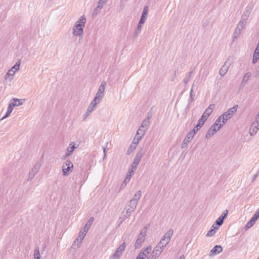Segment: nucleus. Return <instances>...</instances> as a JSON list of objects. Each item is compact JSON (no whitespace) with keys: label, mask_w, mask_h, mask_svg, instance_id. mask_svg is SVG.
<instances>
[{"label":"nucleus","mask_w":259,"mask_h":259,"mask_svg":"<svg viewBox=\"0 0 259 259\" xmlns=\"http://www.w3.org/2000/svg\"><path fill=\"white\" fill-rule=\"evenodd\" d=\"M173 233L174 231L172 229L168 230L161 239L157 245L154 248L153 250L158 251V254L160 255L166 245L170 242V238Z\"/></svg>","instance_id":"f257e3e1"},{"label":"nucleus","mask_w":259,"mask_h":259,"mask_svg":"<svg viewBox=\"0 0 259 259\" xmlns=\"http://www.w3.org/2000/svg\"><path fill=\"white\" fill-rule=\"evenodd\" d=\"M238 106L235 105L230 108L227 111L224 113L222 115V124H225L228 120L230 119L233 114L236 112Z\"/></svg>","instance_id":"f03ea898"},{"label":"nucleus","mask_w":259,"mask_h":259,"mask_svg":"<svg viewBox=\"0 0 259 259\" xmlns=\"http://www.w3.org/2000/svg\"><path fill=\"white\" fill-rule=\"evenodd\" d=\"M253 6L254 4L252 2H251L248 4V5L245 8V11L243 12L241 16L240 20L246 23V21L249 18L251 12L253 8Z\"/></svg>","instance_id":"7ed1b4c3"},{"label":"nucleus","mask_w":259,"mask_h":259,"mask_svg":"<svg viewBox=\"0 0 259 259\" xmlns=\"http://www.w3.org/2000/svg\"><path fill=\"white\" fill-rule=\"evenodd\" d=\"M73 168V164L70 160H67L66 162L64 163L62 166L63 176H68L72 172Z\"/></svg>","instance_id":"20e7f679"},{"label":"nucleus","mask_w":259,"mask_h":259,"mask_svg":"<svg viewBox=\"0 0 259 259\" xmlns=\"http://www.w3.org/2000/svg\"><path fill=\"white\" fill-rule=\"evenodd\" d=\"M246 23L240 20L234 32L233 41H234L241 34V30L245 27Z\"/></svg>","instance_id":"39448f33"},{"label":"nucleus","mask_w":259,"mask_h":259,"mask_svg":"<svg viewBox=\"0 0 259 259\" xmlns=\"http://www.w3.org/2000/svg\"><path fill=\"white\" fill-rule=\"evenodd\" d=\"M223 125V124H220L217 128L215 127V125L212 124L210 128L207 131V132L205 135V138L207 139H209L212 136H213L218 131H219L222 126Z\"/></svg>","instance_id":"423d86ee"},{"label":"nucleus","mask_w":259,"mask_h":259,"mask_svg":"<svg viewBox=\"0 0 259 259\" xmlns=\"http://www.w3.org/2000/svg\"><path fill=\"white\" fill-rule=\"evenodd\" d=\"M151 251V246H148L143 248L139 253L136 259H144V257H147Z\"/></svg>","instance_id":"0eeeda50"},{"label":"nucleus","mask_w":259,"mask_h":259,"mask_svg":"<svg viewBox=\"0 0 259 259\" xmlns=\"http://www.w3.org/2000/svg\"><path fill=\"white\" fill-rule=\"evenodd\" d=\"M214 107L215 105L214 104H210L208 107L205 110L201 118L204 120V121H206L208 117L212 112Z\"/></svg>","instance_id":"6e6552de"},{"label":"nucleus","mask_w":259,"mask_h":259,"mask_svg":"<svg viewBox=\"0 0 259 259\" xmlns=\"http://www.w3.org/2000/svg\"><path fill=\"white\" fill-rule=\"evenodd\" d=\"M146 236V235L140 232L134 244L135 249H138L141 247L142 243L145 241Z\"/></svg>","instance_id":"1a4fd4ad"},{"label":"nucleus","mask_w":259,"mask_h":259,"mask_svg":"<svg viewBox=\"0 0 259 259\" xmlns=\"http://www.w3.org/2000/svg\"><path fill=\"white\" fill-rule=\"evenodd\" d=\"M228 213V210H226L215 221L214 226L219 227V228L222 225L224 220L227 218Z\"/></svg>","instance_id":"9d476101"},{"label":"nucleus","mask_w":259,"mask_h":259,"mask_svg":"<svg viewBox=\"0 0 259 259\" xmlns=\"http://www.w3.org/2000/svg\"><path fill=\"white\" fill-rule=\"evenodd\" d=\"M84 26H80L77 27L76 26H74L73 30V34L76 36L82 37L83 34V30Z\"/></svg>","instance_id":"9b49d317"},{"label":"nucleus","mask_w":259,"mask_h":259,"mask_svg":"<svg viewBox=\"0 0 259 259\" xmlns=\"http://www.w3.org/2000/svg\"><path fill=\"white\" fill-rule=\"evenodd\" d=\"M87 233L84 232V231L82 232V231H80L78 236L77 237V238L75 239V240L74 241V243L72 245V246H75L76 245H78L79 243H80L82 242V240L84 238L85 234Z\"/></svg>","instance_id":"f8f14e48"},{"label":"nucleus","mask_w":259,"mask_h":259,"mask_svg":"<svg viewBox=\"0 0 259 259\" xmlns=\"http://www.w3.org/2000/svg\"><path fill=\"white\" fill-rule=\"evenodd\" d=\"M223 251V247L221 245H216L210 250L209 255H215L221 253Z\"/></svg>","instance_id":"ddd939ff"},{"label":"nucleus","mask_w":259,"mask_h":259,"mask_svg":"<svg viewBox=\"0 0 259 259\" xmlns=\"http://www.w3.org/2000/svg\"><path fill=\"white\" fill-rule=\"evenodd\" d=\"M97 105V104H96V103H94L92 101L91 102L90 106H89V107L87 109L86 113L84 114V120L91 114V113L92 112V111L94 110V108Z\"/></svg>","instance_id":"4468645a"},{"label":"nucleus","mask_w":259,"mask_h":259,"mask_svg":"<svg viewBox=\"0 0 259 259\" xmlns=\"http://www.w3.org/2000/svg\"><path fill=\"white\" fill-rule=\"evenodd\" d=\"M193 137L192 135L190 136V134L188 133L181 144V148L184 149L187 147L188 144L192 140Z\"/></svg>","instance_id":"2eb2a0df"},{"label":"nucleus","mask_w":259,"mask_h":259,"mask_svg":"<svg viewBox=\"0 0 259 259\" xmlns=\"http://www.w3.org/2000/svg\"><path fill=\"white\" fill-rule=\"evenodd\" d=\"M229 66L230 63H228L227 61H226L224 65L222 66L221 69L220 70L219 73L221 76H223L226 74Z\"/></svg>","instance_id":"dca6fc26"},{"label":"nucleus","mask_w":259,"mask_h":259,"mask_svg":"<svg viewBox=\"0 0 259 259\" xmlns=\"http://www.w3.org/2000/svg\"><path fill=\"white\" fill-rule=\"evenodd\" d=\"M251 74L250 72H247L245 73L244 76L243 77L240 89L243 88L244 86L247 83L248 80L249 79Z\"/></svg>","instance_id":"f3484780"},{"label":"nucleus","mask_w":259,"mask_h":259,"mask_svg":"<svg viewBox=\"0 0 259 259\" xmlns=\"http://www.w3.org/2000/svg\"><path fill=\"white\" fill-rule=\"evenodd\" d=\"M85 23H86L85 16L84 15H82L77 21V22L75 23L74 26H76L77 27H79L80 26H84Z\"/></svg>","instance_id":"a211bd4d"},{"label":"nucleus","mask_w":259,"mask_h":259,"mask_svg":"<svg viewBox=\"0 0 259 259\" xmlns=\"http://www.w3.org/2000/svg\"><path fill=\"white\" fill-rule=\"evenodd\" d=\"M15 105H13V102H11L9 104L7 111L6 113L5 116L2 118V119H3L9 116L10 114L12 113L14 107H15Z\"/></svg>","instance_id":"6ab92c4d"},{"label":"nucleus","mask_w":259,"mask_h":259,"mask_svg":"<svg viewBox=\"0 0 259 259\" xmlns=\"http://www.w3.org/2000/svg\"><path fill=\"white\" fill-rule=\"evenodd\" d=\"M41 166V163L40 161H37L33 167L32 168L31 170H30L31 172L35 174V175L38 173L39 171L40 168Z\"/></svg>","instance_id":"aec40b11"},{"label":"nucleus","mask_w":259,"mask_h":259,"mask_svg":"<svg viewBox=\"0 0 259 259\" xmlns=\"http://www.w3.org/2000/svg\"><path fill=\"white\" fill-rule=\"evenodd\" d=\"M75 148L76 147H75L74 143L71 142L69 144V147L67 149L66 156L71 155Z\"/></svg>","instance_id":"412c9836"},{"label":"nucleus","mask_w":259,"mask_h":259,"mask_svg":"<svg viewBox=\"0 0 259 259\" xmlns=\"http://www.w3.org/2000/svg\"><path fill=\"white\" fill-rule=\"evenodd\" d=\"M94 221V217H91L90 219L88 220V221L85 224L84 227L83 228L84 232L87 233L89 231L91 226L92 225V223H93Z\"/></svg>","instance_id":"4be33fe9"},{"label":"nucleus","mask_w":259,"mask_h":259,"mask_svg":"<svg viewBox=\"0 0 259 259\" xmlns=\"http://www.w3.org/2000/svg\"><path fill=\"white\" fill-rule=\"evenodd\" d=\"M135 141H136V138H134L133 142L132 143V144L130 145L129 147L128 148V149L127 150V153H126L127 155H130L132 152H133L136 149L137 145H136L135 143Z\"/></svg>","instance_id":"5701e85b"},{"label":"nucleus","mask_w":259,"mask_h":259,"mask_svg":"<svg viewBox=\"0 0 259 259\" xmlns=\"http://www.w3.org/2000/svg\"><path fill=\"white\" fill-rule=\"evenodd\" d=\"M219 229V227H216L213 224L210 228V230L208 231L206 236L211 237L213 236L216 232V230Z\"/></svg>","instance_id":"b1692460"},{"label":"nucleus","mask_w":259,"mask_h":259,"mask_svg":"<svg viewBox=\"0 0 259 259\" xmlns=\"http://www.w3.org/2000/svg\"><path fill=\"white\" fill-rule=\"evenodd\" d=\"M257 220L255 217L253 215L250 221L246 224L245 228L246 230H247L251 227H252L253 225L255 224L256 221Z\"/></svg>","instance_id":"393cba45"},{"label":"nucleus","mask_w":259,"mask_h":259,"mask_svg":"<svg viewBox=\"0 0 259 259\" xmlns=\"http://www.w3.org/2000/svg\"><path fill=\"white\" fill-rule=\"evenodd\" d=\"M103 97V95H102V94H101L100 92H97L94 99L93 101H92V102L96 103L97 104H98L101 101Z\"/></svg>","instance_id":"a878e982"},{"label":"nucleus","mask_w":259,"mask_h":259,"mask_svg":"<svg viewBox=\"0 0 259 259\" xmlns=\"http://www.w3.org/2000/svg\"><path fill=\"white\" fill-rule=\"evenodd\" d=\"M126 247V244L125 242H123L122 244H121L116 250L115 252L118 254H120V256L122 255L123 252L124 251L125 248Z\"/></svg>","instance_id":"bb28decb"},{"label":"nucleus","mask_w":259,"mask_h":259,"mask_svg":"<svg viewBox=\"0 0 259 259\" xmlns=\"http://www.w3.org/2000/svg\"><path fill=\"white\" fill-rule=\"evenodd\" d=\"M148 10L149 8L147 6H146L144 7L141 17L140 18L141 19H145L146 20L148 17Z\"/></svg>","instance_id":"cd10ccee"},{"label":"nucleus","mask_w":259,"mask_h":259,"mask_svg":"<svg viewBox=\"0 0 259 259\" xmlns=\"http://www.w3.org/2000/svg\"><path fill=\"white\" fill-rule=\"evenodd\" d=\"M194 84H193L192 85V88L191 89V91H190V98L189 99V102H188V104L187 105V107L188 108H189V107L190 106V104L194 101V97H193V87H194Z\"/></svg>","instance_id":"c85d7f7f"},{"label":"nucleus","mask_w":259,"mask_h":259,"mask_svg":"<svg viewBox=\"0 0 259 259\" xmlns=\"http://www.w3.org/2000/svg\"><path fill=\"white\" fill-rule=\"evenodd\" d=\"M12 101H14L13 105H15V106H19L22 105L23 104V101L24 99H18L17 98H13Z\"/></svg>","instance_id":"c756f323"},{"label":"nucleus","mask_w":259,"mask_h":259,"mask_svg":"<svg viewBox=\"0 0 259 259\" xmlns=\"http://www.w3.org/2000/svg\"><path fill=\"white\" fill-rule=\"evenodd\" d=\"M151 116H148L147 119H145L143 121L141 125L140 126V127L144 128L146 127V130H147L148 129V127L149 125L150 122L149 121L150 118Z\"/></svg>","instance_id":"7c9ffc66"},{"label":"nucleus","mask_w":259,"mask_h":259,"mask_svg":"<svg viewBox=\"0 0 259 259\" xmlns=\"http://www.w3.org/2000/svg\"><path fill=\"white\" fill-rule=\"evenodd\" d=\"M258 127H256L255 125L251 124V127L249 129V133L251 136H254L258 130Z\"/></svg>","instance_id":"2f4dec72"},{"label":"nucleus","mask_w":259,"mask_h":259,"mask_svg":"<svg viewBox=\"0 0 259 259\" xmlns=\"http://www.w3.org/2000/svg\"><path fill=\"white\" fill-rule=\"evenodd\" d=\"M159 256L158 251L153 250L148 259H156Z\"/></svg>","instance_id":"473e14b6"},{"label":"nucleus","mask_w":259,"mask_h":259,"mask_svg":"<svg viewBox=\"0 0 259 259\" xmlns=\"http://www.w3.org/2000/svg\"><path fill=\"white\" fill-rule=\"evenodd\" d=\"M258 59H259V51H256L255 50L254 52V54H253V59H252V63L253 64L256 63L257 62Z\"/></svg>","instance_id":"72a5a7b5"},{"label":"nucleus","mask_w":259,"mask_h":259,"mask_svg":"<svg viewBox=\"0 0 259 259\" xmlns=\"http://www.w3.org/2000/svg\"><path fill=\"white\" fill-rule=\"evenodd\" d=\"M144 153H145V151H144V149H141L137 153L135 158L137 159H138V160H139L140 161H141V159L143 155H144Z\"/></svg>","instance_id":"f704fd0d"},{"label":"nucleus","mask_w":259,"mask_h":259,"mask_svg":"<svg viewBox=\"0 0 259 259\" xmlns=\"http://www.w3.org/2000/svg\"><path fill=\"white\" fill-rule=\"evenodd\" d=\"M106 84V82L105 81H103L99 87V89L98 91V92H100L101 94H103L104 95Z\"/></svg>","instance_id":"c9c22d12"},{"label":"nucleus","mask_w":259,"mask_h":259,"mask_svg":"<svg viewBox=\"0 0 259 259\" xmlns=\"http://www.w3.org/2000/svg\"><path fill=\"white\" fill-rule=\"evenodd\" d=\"M142 195V192L141 191L139 190L137 192V193L134 195L133 200H134L135 201H137V202H138L139 200L140 199Z\"/></svg>","instance_id":"e433bc0d"},{"label":"nucleus","mask_w":259,"mask_h":259,"mask_svg":"<svg viewBox=\"0 0 259 259\" xmlns=\"http://www.w3.org/2000/svg\"><path fill=\"white\" fill-rule=\"evenodd\" d=\"M145 134V131H143L142 133V135H137L135 137L136 138V141H135V143L137 145L140 140L142 138L143 136Z\"/></svg>","instance_id":"4c0bfd02"},{"label":"nucleus","mask_w":259,"mask_h":259,"mask_svg":"<svg viewBox=\"0 0 259 259\" xmlns=\"http://www.w3.org/2000/svg\"><path fill=\"white\" fill-rule=\"evenodd\" d=\"M138 203V202L137 201H135L134 200H133L132 199L130 201L129 204L128 205V206L134 208L136 209L137 207V204Z\"/></svg>","instance_id":"58836bf2"},{"label":"nucleus","mask_w":259,"mask_h":259,"mask_svg":"<svg viewBox=\"0 0 259 259\" xmlns=\"http://www.w3.org/2000/svg\"><path fill=\"white\" fill-rule=\"evenodd\" d=\"M200 129V128L199 127H197V125H196L193 130H192L191 131H190L189 132V133L190 134V136H193V137L194 136V135L196 134V133H197V132H198V131Z\"/></svg>","instance_id":"ea45409f"},{"label":"nucleus","mask_w":259,"mask_h":259,"mask_svg":"<svg viewBox=\"0 0 259 259\" xmlns=\"http://www.w3.org/2000/svg\"><path fill=\"white\" fill-rule=\"evenodd\" d=\"M142 28V26L138 24L137 29L135 32V37H136L141 33Z\"/></svg>","instance_id":"a19ab883"},{"label":"nucleus","mask_w":259,"mask_h":259,"mask_svg":"<svg viewBox=\"0 0 259 259\" xmlns=\"http://www.w3.org/2000/svg\"><path fill=\"white\" fill-rule=\"evenodd\" d=\"M205 121H204V120H203L202 118H200L199 119L196 125L197 126V127H199L200 128L204 124Z\"/></svg>","instance_id":"79ce46f5"},{"label":"nucleus","mask_w":259,"mask_h":259,"mask_svg":"<svg viewBox=\"0 0 259 259\" xmlns=\"http://www.w3.org/2000/svg\"><path fill=\"white\" fill-rule=\"evenodd\" d=\"M107 0H99L98 2V8H99V9H101L103 8V4H106V1Z\"/></svg>","instance_id":"37998d69"},{"label":"nucleus","mask_w":259,"mask_h":259,"mask_svg":"<svg viewBox=\"0 0 259 259\" xmlns=\"http://www.w3.org/2000/svg\"><path fill=\"white\" fill-rule=\"evenodd\" d=\"M132 177V176L131 175V174H126V177L124 180V181H123L124 182H125V184H127L130 182Z\"/></svg>","instance_id":"c03bdc74"},{"label":"nucleus","mask_w":259,"mask_h":259,"mask_svg":"<svg viewBox=\"0 0 259 259\" xmlns=\"http://www.w3.org/2000/svg\"><path fill=\"white\" fill-rule=\"evenodd\" d=\"M20 64L21 62L19 60L15 63V64L14 65L12 69H15L16 70H18L19 69Z\"/></svg>","instance_id":"a18cd8bd"},{"label":"nucleus","mask_w":259,"mask_h":259,"mask_svg":"<svg viewBox=\"0 0 259 259\" xmlns=\"http://www.w3.org/2000/svg\"><path fill=\"white\" fill-rule=\"evenodd\" d=\"M222 119V115H221L217 119V120H215V121L214 122V123L213 124H214L215 126H219L220 125V124H221L220 123L221 122Z\"/></svg>","instance_id":"49530a36"},{"label":"nucleus","mask_w":259,"mask_h":259,"mask_svg":"<svg viewBox=\"0 0 259 259\" xmlns=\"http://www.w3.org/2000/svg\"><path fill=\"white\" fill-rule=\"evenodd\" d=\"M135 209L134 208L130 207V208H128L126 210V214H127V216L130 217L132 213L134 211Z\"/></svg>","instance_id":"de8ad7c7"},{"label":"nucleus","mask_w":259,"mask_h":259,"mask_svg":"<svg viewBox=\"0 0 259 259\" xmlns=\"http://www.w3.org/2000/svg\"><path fill=\"white\" fill-rule=\"evenodd\" d=\"M120 256V254L116 253L115 252L110 257L109 259H119Z\"/></svg>","instance_id":"09e8293b"},{"label":"nucleus","mask_w":259,"mask_h":259,"mask_svg":"<svg viewBox=\"0 0 259 259\" xmlns=\"http://www.w3.org/2000/svg\"><path fill=\"white\" fill-rule=\"evenodd\" d=\"M35 175V174H34L30 171L29 175H28V181H31L34 177Z\"/></svg>","instance_id":"8fccbe9b"},{"label":"nucleus","mask_w":259,"mask_h":259,"mask_svg":"<svg viewBox=\"0 0 259 259\" xmlns=\"http://www.w3.org/2000/svg\"><path fill=\"white\" fill-rule=\"evenodd\" d=\"M14 73H15V71H13L12 69H11L7 73L6 76H13L14 74ZM5 79H7V77H5Z\"/></svg>","instance_id":"3c124183"},{"label":"nucleus","mask_w":259,"mask_h":259,"mask_svg":"<svg viewBox=\"0 0 259 259\" xmlns=\"http://www.w3.org/2000/svg\"><path fill=\"white\" fill-rule=\"evenodd\" d=\"M149 227H150L149 224L146 225V226L141 230V232L146 235L147 230Z\"/></svg>","instance_id":"603ef678"},{"label":"nucleus","mask_w":259,"mask_h":259,"mask_svg":"<svg viewBox=\"0 0 259 259\" xmlns=\"http://www.w3.org/2000/svg\"><path fill=\"white\" fill-rule=\"evenodd\" d=\"M136 168L130 166L127 174H131V175L132 176V174L134 173L136 170Z\"/></svg>","instance_id":"864d4df0"},{"label":"nucleus","mask_w":259,"mask_h":259,"mask_svg":"<svg viewBox=\"0 0 259 259\" xmlns=\"http://www.w3.org/2000/svg\"><path fill=\"white\" fill-rule=\"evenodd\" d=\"M142 128V127H140V126L139 127L138 130L137 131L136 136L142 135V133L143 131H145V132H146L147 130L146 129L143 130Z\"/></svg>","instance_id":"5fc2aeb1"},{"label":"nucleus","mask_w":259,"mask_h":259,"mask_svg":"<svg viewBox=\"0 0 259 259\" xmlns=\"http://www.w3.org/2000/svg\"><path fill=\"white\" fill-rule=\"evenodd\" d=\"M258 117H256V119L255 121H254L252 123V124L255 125V126H256V127H258V128H259V119H258Z\"/></svg>","instance_id":"6e6d98bb"},{"label":"nucleus","mask_w":259,"mask_h":259,"mask_svg":"<svg viewBox=\"0 0 259 259\" xmlns=\"http://www.w3.org/2000/svg\"><path fill=\"white\" fill-rule=\"evenodd\" d=\"M191 77L190 76H186L184 79V82L185 84H187L190 81Z\"/></svg>","instance_id":"4d7b16f0"},{"label":"nucleus","mask_w":259,"mask_h":259,"mask_svg":"<svg viewBox=\"0 0 259 259\" xmlns=\"http://www.w3.org/2000/svg\"><path fill=\"white\" fill-rule=\"evenodd\" d=\"M34 257H40V253L38 249H35L34 252Z\"/></svg>","instance_id":"13d9d810"},{"label":"nucleus","mask_w":259,"mask_h":259,"mask_svg":"<svg viewBox=\"0 0 259 259\" xmlns=\"http://www.w3.org/2000/svg\"><path fill=\"white\" fill-rule=\"evenodd\" d=\"M129 217L127 216V214H122L121 216L120 217V219L122 220V221H124L126 219L128 218Z\"/></svg>","instance_id":"bf43d9fd"},{"label":"nucleus","mask_w":259,"mask_h":259,"mask_svg":"<svg viewBox=\"0 0 259 259\" xmlns=\"http://www.w3.org/2000/svg\"><path fill=\"white\" fill-rule=\"evenodd\" d=\"M146 20L141 19H140V21H139L138 25L142 26L143 24L145 23Z\"/></svg>","instance_id":"052dcab7"},{"label":"nucleus","mask_w":259,"mask_h":259,"mask_svg":"<svg viewBox=\"0 0 259 259\" xmlns=\"http://www.w3.org/2000/svg\"><path fill=\"white\" fill-rule=\"evenodd\" d=\"M138 165L139 164L138 163L133 161L131 166L132 167H134V168L137 169Z\"/></svg>","instance_id":"680f3d73"},{"label":"nucleus","mask_w":259,"mask_h":259,"mask_svg":"<svg viewBox=\"0 0 259 259\" xmlns=\"http://www.w3.org/2000/svg\"><path fill=\"white\" fill-rule=\"evenodd\" d=\"M253 216L255 217L257 219L259 218V208L255 212V213L253 214Z\"/></svg>","instance_id":"e2e57ef3"},{"label":"nucleus","mask_w":259,"mask_h":259,"mask_svg":"<svg viewBox=\"0 0 259 259\" xmlns=\"http://www.w3.org/2000/svg\"><path fill=\"white\" fill-rule=\"evenodd\" d=\"M98 9H99V8H98V6L94 9V12H93V15H97L98 13H99V11H98Z\"/></svg>","instance_id":"0e129e2a"},{"label":"nucleus","mask_w":259,"mask_h":259,"mask_svg":"<svg viewBox=\"0 0 259 259\" xmlns=\"http://www.w3.org/2000/svg\"><path fill=\"white\" fill-rule=\"evenodd\" d=\"M126 185L127 184H125V182H123V183L121 185L119 190H121V189H123L126 186Z\"/></svg>","instance_id":"69168bd1"},{"label":"nucleus","mask_w":259,"mask_h":259,"mask_svg":"<svg viewBox=\"0 0 259 259\" xmlns=\"http://www.w3.org/2000/svg\"><path fill=\"white\" fill-rule=\"evenodd\" d=\"M133 162H136L139 164L140 163V161L135 158L134 159Z\"/></svg>","instance_id":"338daca9"},{"label":"nucleus","mask_w":259,"mask_h":259,"mask_svg":"<svg viewBox=\"0 0 259 259\" xmlns=\"http://www.w3.org/2000/svg\"><path fill=\"white\" fill-rule=\"evenodd\" d=\"M103 152H104V157H103V159H104L106 156V149L105 148L103 147Z\"/></svg>","instance_id":"774afa93"}]
</instances>
